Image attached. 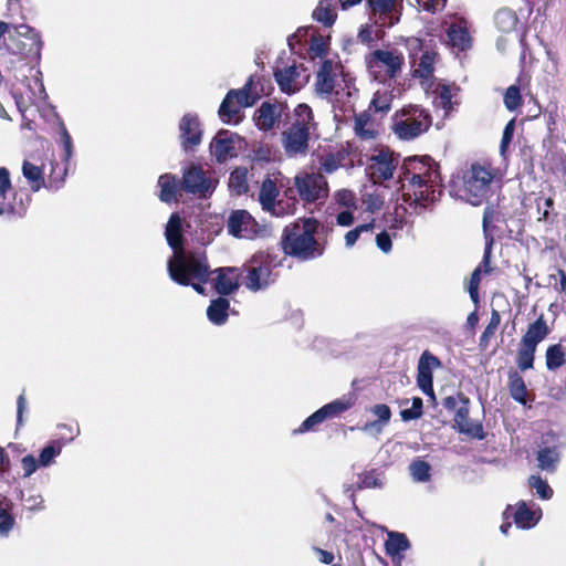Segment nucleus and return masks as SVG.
I'll list each match as a JSON object with an SVG mask.
<instances>
[{
  "mask_svg": "<svg viewBox=\"0 0 566 566\" xmlns=\"http://www.w3.org/2000/svg\"><path fill=\"white\" fill-rule=\"evenodd\" d=\"M401 182L400 198L395 208L396 220L406 222L405 216L421 214L429 205L433 203L441 195L440 172L437 164L428 156L418 158L411 157L405 160Z\"/></svg>",
  "mask_w": 566,
  "mask_h": 566,
  "instance_id": "nucleus-1",
  "label": "nucleus"
},
{
  "mask_svg": "<svg viewBox=\"0 0 566 566\" xmlns=\"http://www.w3.org/2000/svg\"><path fill=\"white\" fill-rule=\"evenodd\" d=\"M165 235L174 250V255L167 263L170 279L180 285H191L199 294H203L202 283L209 279V266L205 260L195 254H187L182 249L181 219L178 213L170 216Z\"/></svg>",
  "mask_w": 566,
  "mask_h": 566,
  "instance_id": "nucleus-2",
  "label": "nucleus"
},
{
  "mask_svg": "<svg viewBox=\"0 0 566 566\" xmlns=\"http://www.w3.org/2000/svg\"><path fill=\"white\" fill-rule=\"evenodd\" d=\"M317 229L318 222L313 218L287 226L282 237L284 252L303 261L321 256L324 248L315 239Z\"/></svg>",
  "mask_w": 566,
  "mask_h": 566,
  "instance_id": "nucleus-3",
  "label": "nucleus"
},
{
  "mask_svg": "<svg viewBox=\"0 0 566 566\" xmlns=\"http://www.w3.org/2000/svg\"><path fill=\"white\" fill-rule=\"evenodd\" d=\"M316 126L312 108L307 104H298L294 109L293 122L281 135L285 154L289 157L306 156Z\"/></svg>",
  "mask_w": 566,
  "mask_h": 566,
  "instance_id": "nucleus-4",
  "label": "nucleus"
},
{
  "mask_svg": "<svg viewBox=\"0 0 566 566\" xmlns=\"http://www.w3.org/2000/svg\"><path fill=\"white\" fill-rule=\"evenodd\" d=\"M432 124L429 112L418 105L403 107L394 120L395 134L403 140H411L426 133Z\"/></svg>",
  "mask_w": 566,
  "mask_h": 566,
  "instance_id": "nucleus-5",
  "label": "nucleus"
},
{
  "mask_svg": "<svg viewBox=\"0 0 566 566\" xmlns=\"http://www.w3.org/2000/svg\"><path fill=\"white\" fill-rule=\"evenodd\" d=\"M492 172L485 167L474 164L463 175L460 197L472 206H480L489 196Z\"/></svg>",
  "mask_w": 566,
  "mask_h": 566,
  "instance_id": "nucleus-6",
  "label": "nucleus"
},
{
  "mask_svg": "<svg viewBox=\"0 0 566 566\" xmlns=\"http://www.w3.org/2000/svg\"><path fill=\"white\" fill-rule=\"evenodd\" d=\"M370 76L385 82L395 78L400 72L405 57L398 50H375L365 57Z\"/></svg>",
  "mask_w": 566,
  "mask_h": 566,
  "instance_id": "nucleus-7",
  "label": "nucleus"
},
{
  "mask_svg": "<svg viewBox=\"0 0 566 566\" xmlns=\"http://www.w3.org/2000/svg\"><path fill=\"white\" fill-rule=\"evenodd\" d=\"M244 286L252 292L268 289L276 281L271 260L264 253L254 254L245 264Z\"/></svg>",
  "mask_w": 566,
  "mask_h": 566,
  "instance_id": "nucleus-8",
  "label": "nucleus"
},
{
  "mask_svg": "<svg viewBox=\"0 0 566 566\" xmlns=\"http://www.w3.org/2000/svg\"><path fill=\"white\" fill-rule=\"evenodd\" d=\"M181 187L187 193L206 199L214 192L217 180L202 167L190 165L184 169Z\"/></svg>",
  "mask_w": 566,
  "mask_h": 566,
  "instance_id": "nucleus-9",
  "label": "nucleus"
},
{
  "mask_svg": "<svg viewBox=\"0 0 566 566\" xmlns=\"http://www.w3.org/2000/svg\"><path fill=\"white\" fill-rule=\"evenodd\" d=\"M294 186L300 198L306 203L324 200L328 196L327 180L319 172L297 175L294 178Z\"/></svg>",
  "mask_w": 566,
  "mask_h": 566,
  "instance_id": "nucleus-10",
  "label": "nucleus"
},
{
  "mask_svg": "<svg viewBox=\"0 0 566 566\" xmlns=\"http://www.w3.org/2000/svg\"><path fill=\"white\" fill-rule=\"evenodd\" d=\"M398 164L399 155L386 147L370 155L367 169L375 182H382L394 177Z\"/></svg>",
  "mask_w": 566,
  "mask_h": 566,
  "instance_id": "nucleus-11",
  "label": "nucleus"
},
{
  "mask_svg": "<svg viewBox=\"0 0 566 566\" xmlns=\"http://www.w3.org/2000/svg\"><path fill=\"white\" fill-rule=\"evenodd\" d=\"M274 78L283 93L289 95L298 92L310 80L307 69L302 65H290L277 69L274 72Z\"/></svg>",
  "mask_w": 566,
  "mask_h": 566,
  "instance_id": "nucleus-12",
  "label": "nucleus"
},
{
  "mask_svg": "<svg viewBox=\"0 0 566 566\" xmlns=\"http://www.w3.org/2000/svg\"><path fill=\"white\" fill-rule=\"evenodd\" d=\"M368 15L379 28H389L399 21L397 0H367Z\"/></svg>",
  "mask_w": 566,
  "mask_h": 566,
  "instance_id": "nucleus-13",
  "label": "nucleus"
},
{
  "mask_svg": "<svg viewBox=\"0 0 566 566\" xmlns=\"http://www.w3.org/2000/svg\"><path fill=\"white\" fill-rule=\"evenodd\" d=\"M242 138L230 130L221 129L210 144V151L218 163H224L235 157L241 147Z\"/></svg>",
  "mask_w": 566,
  "mask_h": 566,
  "instance_id": "nucleus-14",
  "label": "nucleus"
},
{
  "mask_svg": "<svg viewBox=\"0 0 566 566\" xmlns=\"http://www.w3.org/2000/svg\"><path fill=\"white\" fill-rule=\"evenodd\" d=\"M350 403L340 399H336L329 403L324 405L322 408L316 410L310 417H307L302 424L294 430V434H302L315 429L316 426L324 422L326 419L335 418L346 410H348Z\"/></svg>",
  "mask_w": 566,
  "mask_h": 566,
  "instance_id": "nucleus-15",
  "label": "nucleus"
},
{
  "mask_svg": "<svg viewBox=\"0 0 566 566\" xmlns=\"http://www.w3.org/2000/svg\"><path fill=\"white\" fill-rule=\"evenodd\" d=\"M227 228L237 238L252 239L259 232V226L247 210H235L228 219Z\"/></svg>",
  "mask_w": 566,
  "mask_h": 566,
  "instance_id": "nucleus-16",
  "label": "nucleus"
},
{
  "mask_svg": "<svg viewBox=\"0 0 566 566\" xmlns=\"http://www.w3.org/2000/svg\"><path fill=\"white\" fill-rule=\"evenodd\" d=\"M459 398L462 402V406H460L455 411L453 419L454 427L460 433H464L478 440H483L485 438V433L482 423L479 421H473L469 417V398L463 395H459Z\"/></svg>",
  "mask_w": 566,
  "mask_h": 566,
  "instance_id": "nucleus-17",
  "label": "nucleus"
},
{
  "mask_svg": "<svg viewBox=\"0 0 566 566\" xmlns=\"http://www.w3.org/2000/svg\"><path fill=\"white\" fill-rule=\"evenodd\" d=\"M53 170L54 169L52 168L49 180L45 182L42 167L36 166L29 160H24L22 164V175L27 179L31 190L34 192L39 191L41 188L57 190L61 187L63 178L56 179L53 176Z\"/></svg>",
  "mask_w": 566,
  "mask_h": 566,
  "instance_id": "nucleus-18",
  "label": "nucleus"
},
{
  "mask_svg": "<svg viewBox=\"0 0 566 566\" xmlns=\"http://www.w3.org/2000/svg\"><path fill=\"white\" fill-rule=\"evenodd\" d=\"M180 139L185 149H191L201 143L202 130L196 114H185L179 123Z\"/></svg>",
  "mask_w": 566,
  "mask_h": 566,
  "instance_id": "nucleus-19",
  "label": "nucleus"
},
{
  "mask_svg": "<svg viewBox=\"0 0 566 566\" xmlns=\"http://www.w3.org/2000/svg\"><path fill=\"white\" fill-rule=\"evenodd\" d=\"M514 523L518 528L530 530L534 527L542 517V510L535 504L528 505L526 502L521 501L516 505V510L511 513Z\"/></svg>",
  "mask_w": 566,
  "mask_h": 566,
  "instance_id": "nucleus-20",
  "label": "nucleus"
},
{
  "mask_svg": "<svg viewBox=\"0 0 566 566\" xmlns=\"http://www.w3.org/2000/svg\"><path fill=\"white\" fill-rule=\"evenodd\" d=\"M282 113L283 106L281 104L263 102L255 112L254 120L260 129L268 132L274 127Z\"/></svg>",
  "mask_w": 566,
  "mask_h": 566,
  "instance_id": "nucleus-21",
  "label": "nucleus"
},
{
  "mask_svg": "<svg viewBox=\"0 0 566 566\" xmlns=\"http://www.w3.org/2000/svg\"><path fill=\"white\" fill-rule=\"evenodd\" d=\"M216 272L214 290L218 294L230 295L239 289V269L219 268Z\"/></svg>",
  "mask_w": 566,
  "mask_h": 566,
  "instance_id": "nucleus-22",
  "label": "nucleus"
},
{
  "mask_svg": "<svg viewBox=\"0 0 566 566\" xmlns=\"http://www.w3.org/2000/svg\"><path fill=\"white\" fill-rule=\"evenodd\" d=\"M335 87L334 63L331 60H324L317 71L315 90L321 97L331 95Z\"/></svg>",
  "mask_w": 566,
  "mask_h": 566,
  "instance_id": "nucleus-23",
  "label": "nucleus"
},
{
  "mask_svg": "<svg viewBox=\"0 0 566 566\" xmlns=\"http://www.w3.org/2000/svg\"><path fill=\"white\" fill-rule=\"evenodd\" d=\"M387 541L385 542V551L394 562L400 563L403 558V553L410 549L411 544L405 533L388 531Z\"/></svg>",
  "mask_w": 566,
  "mask_h": 566,
  "instance_id": "nucleus-24",
  "label": "nucleus"
},
{
  "mask_svg": "<svg viewBox=\"0 0 566 566\" xmlns=\"http://www.w3.org/2000/svg\"><path fill=\"white\" fill-rule=\"evenodd\" d=\"M549 329L543 316H539L535 322L528 325L526 333L521 339V345L532 348L537 345L548 335Z\"/></svg>",
  "mask_w": 566,
  "mask_h": 566,
  "instance_id": "nucleus-25",
  "label": "nucleus"
},
{
  "mask_svg": "<svg viewBox=\"0 0 566 566\" xmlns=\"http://www.w3.org/2000/svg\"><path fill=\"white\" fill-rule=\"evenodd\" d=\"M159 199L163 202L171 203L178 200L179 180L175 175L164 174L158 179Z\"/></svg>",
  "mask_w": 566,
  "mask_h": 566,
  "instance_id": "nucleus-26",
  "label": "nucleus"
},
{
  "mask_svg": "<svg viewBox=\"0 0 566 566\" xmlns=\"http://www.w3.org/2000/svg\"><path fill=\"white\" fill-rule=\"evenodd\" d=\"M230 302L224 297H218L210 302L207 308V317L214 325H223L228 319Z\"/></svg>",
  "mask_w": 566,
  "mask_h": 566,
  "instance_id": "nucleus-27",
  "label": "nucleus"
},
{
  "mask_svg": "<svg viewBox=\"0 0 566 566\" xmlns=\"http://www.w3.org/2000/svg\"><path fill=\"white\" fill-rule=\"evenodd\" d=\"M241 109H242V107H240L234 102V99H232L230 96L226 95V97L223 98V101L219 107L218 114H219L220 119L223 123L230 124V125H232V124L235 125L242 118Z\"/></svg>",
  "mask_w": 566,
  "mask_h": 566,
  "instance_id": "nucleus-28",
  "label": "nucleus"
},
{
  "mask_svg": "<svg viewBox=\"0 0 566 566\" xmlns=\"http://www.w3.org/2000/svg\"><path fill=\"white\" fill-rule=\"evenodd\" d=\"M279 190L271 178H265L261 185L259 201L265 211H272L275 207Z\"/></svg>",
  "mask_w": 566,
  "mask_h": 566,
  "instance_id": "nucleus-29",
  "label": "nucleus"
},
{
  "mask_svg": "<svg viewBox=\"0 0 566 566\" xmlns=\"http://www.w3.org/2000/svg\"><path fill=\"white\" fill-rule=\"evenodd\" d=\"M252 85L253 78L251 76L243 87L239 90H230L227 95L234 99L240 107H251L258 99V95L251 93Z\"/></svg>",
  "mask_w": 566,
  "mask_h": 566,
  "instance_id": "nucleus-30",
  "label": "nucleus"
},
{
  "mask_svg": "<svg viewBox=\"0 0 566 566\" xmlns=\"http://www.w3.org/2000/svg\"><path fill=\"white\" fill-rule=\"evenodd\" d=\"M559 452L557 447H544L537 452L538 467L543 471L554 472L559 462Z\"/></svg>",
  "mask_w": 566,
  "mask_h": 566,
  "instance_id": "nucleus-31",
  "label": "nucleus"
},
{
  "mask_svg": "<svg viewBox=\"0 0 566 566\" xmlns=\"http://www.w3.org/2000/svg\"><path fill=\"white\" fill-rule=\"evenodd\" d=\"M248 169L245 167H237L229 177V189L232 193L241 196L248 192Z\"/></svg>",
  "mask_w": 566,
  "mask_h": 566,
  "instance_id": "nucleus-32",
  "label": "nucleus"
},
{
  "mask_svg": "<svg viewBox=\"0 0 566 566\" xmlns=\"http://www.w3.org/2000/svg\"><path fill=\"white\" fill-rule=\"evenodd\" d=\"M336 17L337 13L333 0H321L313 12V18L325 27H331L335 22Z\"/></svg>",
  "mask_w": 566,
  "mask_h": 566,
  "instance_id": "nucleus-33",
  "label": "nucleus"
},
{
  "mask_svg": "<svg viewBox=\"0 0 566 566\" xmlns=\"http://www.w3.org/2000/svg\"><path fill=\"white\" fill-rule=\"evenodd\" d=\"M448 38L453 48L464 51L470 48L471 39L464 27L452 24L448 29Z\"/></svg>",
  "mask_w": 566,
  "mask_h": 566,
  "instance_id": "nucleus-34",
  "label": "nucleus"
},
{
  "mask_svg": "<svg viewBox=\"0 0 566 566\" xmlns=\"http://www.w3.org/2000/svg\"><path fill=\"white\" fill-rule=\"evenodd\" d=\"M64 442L62 440H53L45 446L39 454V465L41 468H48L54 463V459L62 452Z\"/></svg>",
  "mask_w": 566,
  "mask_h": 566,
  "instance_id": "nucleus-35",
  "label": "nucleus"
},
{
  "mask_svg": "<svg viewBox=\"0 0 566 566\" xmlns=\"http://www.w3.org/2000/svg\"><path fill=\"white\" fill-rule=\"evenodd\" d=\"M436 53L426 51L420 56L417 67L413 70V76L429 80L434 72Z\"/></svg>",
  "mask_w": 566,
  "mask_h": 566,
  "instance_id": "nucleus-36",
  "label": "nucleus"
},
{
  "mask_svg": "<svg viewBox=\"0 0 566 566\" xmlns=\"http://www.w3.org/2000/svg\"><path fill=\"white\" fill-rule=\"evenodd\" d=\"M518 22L516 13L509 9H500L494 17V23L496 28L502 32H511L515 29Z\"/></svg>",
  "mask_w": 566,
  "mask_h": 566,
  "instance_id": "nucleus-37",
  "label": "nucleus"
},
{
  "mask_svg": "<svg viewBox=\"0 0 566 566\" xmlns=\"http://www.w3.org/2000/svg\"><path fill=\"white\" fill-rule=\"evenodd\" d=\"M417 385L423 394L434 398L432 371L429 365H424V359L419 360Z\"/></svg>",
  "mask_w": 566,
  "mask_h": 566,
  "instance_id": "nucleus-38",
  "label": "nucleus"
},
{
  "mask_svg": "<svg viewBox=\"0 0 566 566\" xmlns=\"http://www.w3.org/2000/svg\"><path fill=\"white\" fill-rule=\"evenodd\" d=\"M509 388L511 397L515 401L526 403V386L524 379L516 371L510 374Z\"/></svg>",
  "mask_w": 566,
  "mask_h": 566,
  "instance_id": "nucleus-39",
  "label": "nucleus"
},
{
  "mask_svg": "<svg viewBox=\"0 0 566 566\" xmlns=\"http://www.w3.org/2000/svg\"><path fill=\"white\" fill-rule=\"evenodd\" d=\"M355 133L358 137L369 140L375 138L376 132L370 127V115L363 112L355 117Z\"/></svg>",
  "mask_w": 566,
  "mask_h": 566,
  "instance_id": "nucleus-40",
  "label": "nucleus"
},
{
  "mask_svg": "<svg viewBox=\"0 0 566 566\" xmlns=\"http://www.w3.org/2000/svg\"><path fill=\"white\" fill-rule=\"evenodd\" d=\"M566 363L565 353L560 344L552 345L546 350V367L556 370Z\"/></svg>",
  "mask_w": 566,
  "mask_h": 566,
  "instance_id": "nucleus-41",
  "label": "nucleus"
},
{
  "mask_svg": "<svg viewBox=\"0 0 566 566\" xmlns=\"http://www.w3.org/2000/svg\"><path fill=\"white\" fill-rule=\"evenodd\" d=\"M392 93L387 90H378L370 102V107L376 112L387 113L391 107Z\"/></svg>",
  "mask_w": 566,
  "mask_h": 566,
  "instance_id": "nucleus-42",
  "label": "nucleus"
},
{
  "mask_svg": "<svg viewBox=\"0 0 566 566\" xmlns=\"http://www.w3.org/2000/svg\"><path fill=\"white\" fill-rule=\"evenodd\" d=\"M410 475L416 482H428L431 478V467L423 460H415L409 465Z\"/></svg>",
  "mask_w": 566,
  "mask_h": 566,
  "instance_id": "nucleus-43",
  "label": "nucleus"
},
{
  "mask_svg": "<svg viewBox=\"0 0 566 566\" xmlns=\"http://www.w3.org/2000/svg\"><path fill=\"white\" fill-rule=\"evenodd\" d=\"M436 93L434 104L448 114L452 109L453 94L451 87L444 84L438 85Z\"/></svg>",
  "mask_w": 566,
  "mask_h": 566,
  "instance_id": "nucleus-44",
  "label": "nucleus"
},
{
  "mask_svg": "<svg viewBox=\"0 0 566 566\" xmlns=\"http://www.w3.org/2000/svg\"><path fill=\"white\" fill-rule=\"evenodd\" d=\"M528 485L535 490L536 494L542 500H549L553 496V490L547 481L543 480L539 475H531L528 478Z\"/></svg>",
  "mask_w": 566,
  "mask_h": 566,
  "instance_id": "nucleus-45",
  "label": "nucleus"
},
{
  "mask_svg": "<svg viewBox=\"0 0 566 566\" xmlns=\"http://www.w3.org/2000/svg\"><path fill=\"white\" fill-rule=\"evenodd\" d=\"M535 352V348L521 345L517 353L516 364L522 371L533 368Z\"/></svg>",
  "mask_w": 566,
  "mask_h": 566,
  "instance_id": "nucleus-46",
  "label": "nucleus"
},
{
  "mask_svg": "<svg viewBox=\"0 0 566 566\" xmlns=\"http://www.w3.org/2000/svg\"><path fill=\"white\" fill-rule=\"evenodd\" d=\"M504 105L511 112L516 111L522 105L521 91L517 85H511L506 88L504 93Z\"/></svg>",
  "mask_w": 566,
  "mask_h": 566,
  "instance_id": "nucleus-47",
  "label": "nucleus"
},
{
  "mask_svg": "<svg viewBox=\"0 0 566 566\" xmlns=\"http://www.w3.org/2000/svg\"><path fill=\"white\" fill-rule=\"evenodd\" d=\"M374 227H375L374 222H369V223L359 224L355 229L348 231L345 234V245L347 248L354 247V244L357 242L360 234L371 233L374 230Z\"/></svg>",
  "mask_w": 566,
  "mask_h": 566,
  "instance_id": "nucleus-48",
  "label": "nucleus"
},
{
  "mask_svg": "<svg viewBox=\"0 0 566 566\" xmlns=\"http://www.w3.org/2000/svg\"><path fill=\"white\" fill-rule=\"evenodd\" d=\"M500 323H501V316L497 311L493 310L492 314H491L490 322L481 335V338H480L481 345H483V344L486 345L489 343L490 338L494 335L495 331L497 329Z\"/></svg>",
  "mask_w": 566,
  "mask_h": 566,
  "instance_id": "nucleus-49",
  "label": "nucleus"
},
{
  "mask_svg": "<svg viewBox=\"0 0 566 566\" xmlns=\"http://www.w3.org/2000/svg\"><path fill=\"white\" fill-rule=\"evenodd\" d=\"M422 407H423L422 399L419 397H415L412 399L411 408L403 409L400 411L401 419L403 421H410V420L420 418L422 416Z\"/></svg>",
  "mask_w": 566,
  "mask_h": 566,
  "instance_id": "nucleus-50",
  "label": "nucleus"
},
{
  "mask_svg": "<svg viewBox=\"0 0 566 566\" xmlns=\"http://www.w3.org/2000/svg\"><path fill=\"white\" fill-rule=\"evenodd\" d=\"M496 220H497L496 210L492 206L485 207L484 212H483V220H482L483 233H484L485 241H488V238L494 239L493 235L490 233V227Z\"/></svg>",
  "mask_w": 566,
  "mask_h": 566,
  "instance_id": "nucleus-51",
  "label": "nucleus"
},
{
  "mask_svg": "<svg viewBox=\"0 0 566 566\" xmlns=\"http://www.w3.org/2000/svg\"><path fill=\"white\" fill-rule=\"evenodd\" d=\"M60 143L64 149L63 160L69 163L73 155V144L72 138L63 123L60 124Z\"/></svg>",
  "mask_w": 566,
  "mask_h": 566,
  "instance_id": "nucleus-52",
  "label": "nucleus"
},
{
  "mask_svg": "<svg viewBox=\"0 0 566 566\" xmlns=\"http://www.w3.org/2000/svg\"><path fill=\"white\" fill-rule=\"evenodd\" d=\"M548 284L560 293L566 291V273L562 269H554L553 273L548 275Z\"/></svg>",
  "mask_w": 566,
  "mask_h": 566,
  "instance_id": "nucleus-53",
  "label": "nucleus"
},
{
  "mask_svg": "<svg viewBox=\"0 0 566 566\" xmlns=\"http://www.w3.org/2000/svg\"><path fill=\"white\" fill-rule=\"evenodd\" d=\"M308 51L312 57H323L327 53V43L322 36H312Z\"/></svg>",
  "mask_w": 566,
  "mask_h": 566,
  "instance_id": "nucleus-54",
  "label": "nucleus"
},
{
  "mask_svg": "<svg viewBox=\"0 0 566 566\" xmlns=\"http://www.w3.org/2000/svg\"><path fill=\"white\" fill-rule=\"evenodd\" d=\"M382 486V480L374 472L364 474L358 484V489H381Z\"/></svg>",
  "mask_w": 566,
  "mask_h": 566,
  "instance_id": "nucleus-55",
  "label": "nucleus"
},
{
  "mask_svg": "<svg viewBox=\"0 0 566 566\" xmlns=\"http://www.w3.org/2000/svg\"><path fill=\"white\" fill-rule=\"evenodd\" d=\"M481 281V266H478L471 274L469 282V294L473 303H479V284Z\"/></svg>",
  "mask_w": 566,
  "mask_h": 566,
  "instance_id": "nucleus-56",
  "label": "nucleus"
},
{
  "mask_svg": "<svg viewBox=\"0 0 566 566\" xmlns=\"http://www.w3.org/2000/svg\"><path fill=\"white\" fill-rule=\"evenodd\" d=\"M514 129H515V120L511 119L505 125L504 130H503L502 140H501V145H500V151L502 155L505 154L509 145L511 144V142L513 139Z\"/></svg>",
  "mask_w": 566,
  "mask_h": 566,
  "instance_id": "nucleus-57",
  "label": "nucleus"
},
{
  "mask_svg": "<svg viewBox=\"0 0 566 566\" xmlns=\"http://www.w3.org/2000/svg\"><path fill=\"white\" fill-rule=\"evenodd\" d=\"M14 525V518L4 509L0 507V535L7 536Z\"/></svg>",
  "mask_w": 566,
  "mask_h": 566,
  "instance_id": "nucleus-58",
  "label": "nucleus"
},
{
  "mask_svg": "<svg viewBox=\"0 0 566 566\" xmlns=\"http://www.w3.org/2000/svg\"><path fill=\"white\" fill-rule=\"evenodd\" d=\"M370 411L378 418L377 421L387 424L391 418V410L385 403H378L371 407Z\"/></svg>",
  "mask_w": 566,
  "mask_h": 566,
  "instance_id": "nucleus-59",
  "label": "nucleus"
},
{
  "mask_svg": "<svg viewBox=\"0 0 566 566\" xmlns=\"http://www.w3.org/2000/svg\"><path fill=\"white\" fill-rule=\"evenodd\" d=\"M21 465L24 471V478L31 476L40 467L38 460L32 454L23 457L21 460Z\"/></svg>",
  "mask_w": 566,
  "mask_h": 566,
  "instance_id": "nucleus-60",
  "label": "nucleus"
},
{
  "mask_svg": "<svg viewBox=\"0 0 566 566\" xmlns=\"http://www.w3.org/2000/svg\"><path fill=\"white\" fill-rule=\"evenodd\" d=\"M416 2L419 9L436 12L443 9L447 0H416Z\"/></svg>",
  "mask_w": 566,
  "mask_h": 566,
  "instance_id": "nucleus-61",
  "label": "nucleus"
},
{
  "mask_svg": "<svg viewBox=\"0 0 566 566\" xmlns=\"http://www.w3.org/2000/svg\"><path fill=\"white\" fill-rule=\"evenodd\" d=\"M493 243H494V239L488 238V241H485L483 259H482L481 264L479 265V266H481V273L482 272H484V273L491 272L490 260H491V252H492Z\"/></svg>",
  "mask_w": 566,
  "mask_h": 566,
  "instance_id": "nucleus-62",
  "label": "nucleus"
},
{
  "mask_svg": "<svg viewBox=\"0 0 566 566\" xmlns=\"http://www.w3.org/2000/svg\"><path fill=\"white\" fill-rule=\"evenodd\" d=\"M376 244L382 252L388 253L392 247L390 235L386 231L378 233L376 237Z\"/></svg>",
  "mask_w": 566,
  "mask_h": 566,
  "instance_id": "nucleus-63",
  "label": "nucleus"
},
{
  "mask_svg": "<svg viewBox=\"0 0 566 566\" xmlns=\"http://www.w3.org/2000/svg\"><path fill=\"white\" fill-rule=\"evenodd\" d=\"M27 507L30 511H41L44 509L42 495H31L25 499Z\"/></svg>",
  "mask_w": 566,
  "mask_h": 566,
  "instance_id": "nucleus-64",
  "label": "nucleus"
}]
</instances>
